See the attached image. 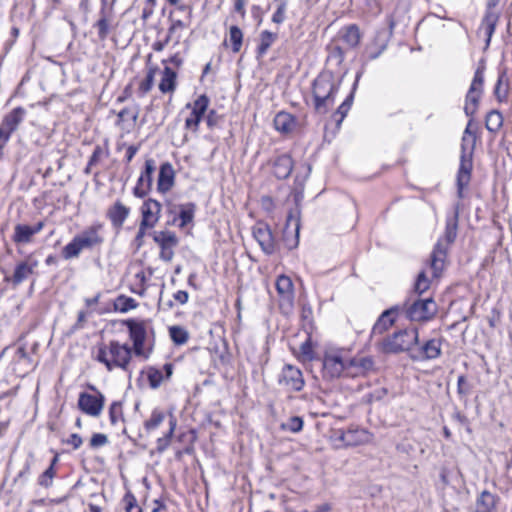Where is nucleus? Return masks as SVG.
Instances as JSON below:
<instances>
[{
  "instance_id": "f257e3e1",
  "label": "nucleus",
  "mask_w": 512,
  "mask_h": 512,
  "mask_svg": "<svg viewBox=\"0 0 512 512\" xmlns=\"http://www.w3.org/2000/svg\"><path fill=\"white\" fill-rule=\"evenodd\" d=\"M134 352L128 343L110 340L97 345L95 359L103 364L108 371L121 369L128 371Z\"/></svg>"
},
{
  "instance_id": "f03ea898",
  "label": "nucleus",
  "mask_w": 512,
  "mask_h": 512,
  "mask_svg": "<svg viewBox=\"0 0 512 512\" xmlns=\"http://www.w3.org/2000/svg\"><path fill=\"white\" fill-rule=\"evenodd\" d=\"M104 242V227L101 223H94L73 237L62 249V256L66 260L77 258L83 250H92L100 247Z\"/></svg>"
},
{
  "instance_id": "7ed1b4c3",
  "label": "nucleus",
  "mask_w": 512,
  "mask_h": 512,
  "mask_svg": "<svg viewBox=\"0 0 512 512\" xmlns=\"http://www.w3.org/2000/svg\"><path fill=\"white\" fill-rule=\"evenodd\" d=\"M340 82L330 72H323L313 82L315 110L325 114L333 106Z\"/></svg>"
},
{
  "instance_id": "20e7f679",
  "label": "nucleus",
  "mask_w": 512,
  "mask_h": 512,
  "mask_svg": "<svg viewBox=\"0 0 512 512\" xmlns=\"http://www.w3.org/2000/svg\"><path fill=\"white\" fill-rule=\"evenodd\" d=\"M471 124L472 119L469 121L462 137L460 164L457 172V190L459 197L463 196L464 189L469 185L473 169V152L476 136L471 132Z\"/></svg>"
},
{
  "instance_id": "39448f33",
  "label": "nucleus",
  "mask_w": 512,
  "mask_h": 512,
  "mask_svg": "<svg viewBox=\"0 0 512 512\" xmlns=\"http://www.w3.org/2000/svg\"><path fill=\"white\" fill-rule=\"evenodd\" d=\"M350 352L346 347H326L322 358L323 377L335 379L343 374L348 375Z\"/></svg>"
},
{
  "instance_id": "423d86ee",
  "label": "nucleus",
  "mask_w": 512,
  "mask_h": 512,
  "mask_svg": "<svg viewBox=\"0 0 512 512\" xmlns=\"http://www.w3.org/2000/svg\"><path fill=\"white\" fill-rule=\"evenodd\" d=\"M439 243L433 250L430 263L419 273L415 282V291L418 294L426 292L431 285V279H437L445 267V249Z\"/></svg>"
},
{
  "instance_id": "0eeeda50",
  "label": "nucleus",
  "mask_w": 512,
  "mask_h": 512,
  "mask_svg": "<svg viewBox=\"0 0 512 512\" xmlns=\"http://www.w3.org/2000/svg\"><path fill=\"white\" fill-rule=\"evenodd\" d=\"M123 325L128 328L134 354L147 359L151 353V348L146 344L150 321L131 318L124 320Z\"/></svg>"
},
{
  "instance_id": "6e6552de",
  "label": "nucleus",
  "mask_w": 512,
  "mask_h": 512,
  "mask_svg": "<svg viewBox=\"0 0 512 512\" xmlns=\"http://www.w3.org/2000/svg\"><path fill=\"white\" fill-rule=\"evenodd\" d=\"M418 330L416 328L404 329L387 337L380 344L384 353H399L409 351L418 343Z\"/></svg>"
},
{
  "instance_id": "1a4fd4ad",
  "label": "nucleus",
  "mask_w": 512,
  "mask_h": 512,
  "mask_svg": "<svg viewBox=\"0 0 512 512\" xmlns=\"http://www.w3.org/2000/svg\"><path fill=\"white\" fill-rule=\"evenodd\" d=\"M484 69L478 68L472 79L470 88L466 95L464 111L467 116L473 117L478 109L479 100L483 93Z\"/></svg>"
},
{
  "instance_id": "9d476101",
  "label": "nucleus",
  "mask_w": 512,
  "mask_h": 512,
  "mask_svg": "<svg viewBox=\"0 0 512 512\" xmlns=\"http://www.w3.org/2000/svg\"><path fill=\"white\" fill-rule=\"evenodd\" d=\"M278 294V302L281 311L289 314L294 307L295 292L291 278L287 275H279L275 282Z\"/></svg>"
},
{
  "instance_id": "9b49d317",
  "label": "nucleus",
  "mask_w": 512,
  "mask_h": 512,
  "mask_svg": "<svg viewBox=\"0 0 512 512\" xmlns=\"http://www.w3.org/2000/svg\"><path fill=\"white\" fill-rule=\"evenodd\" d=\"M438 306L432 298L419 299L411 304L407 311V317L411 321L426 322L435 317Z\"/></svg>"
},
{
  "instance_id": "f8f14e48",
  "label": "nucleus",
  "mask_w": 512,
  "mask_h": 512,
  "mask_svg": "<svg viewBox=\"0 0 512 512\" xmlns=\"http://www.w3.org/2000/svg\"><path fill=\"white\" fill-rule=\"evenodd\" d=\"M338 439L345 447H355L370 444L374 436L367 429L351 426L346 430H340Z\"/></svg>"
},
{
  "instance_id": "ddd939ff",
  "label": "nucleus",
  "mask_w": 512,
  "mask_h": 512,
  "mask_svg": "<svg viewBox=\"0 0 512 512\" xmlns=\"http://www.w3.org/2000/svg\"><path fill=\"white\" fill-rule=\"evenodd\" d=\"M161 204L159 201L154 199L146 200L142 207V220L139 227V236L145 234L146 229L153 228L159 221L161 213Z\"/></svg>"
},
{
  "instance_id": "4468645a",
  "label": "nucleus",
  "mask_w": 512,
  "mask_h": 512,
  "mask_svg": "<svg viewBox=\"0 0 512 512\" xmlns=\"http://www.w3.org/2000/svg\"><path fill=\"white\" fill-rule=\"evenodd\" d=\"M25 110L21 107L11 110L3 119L0 125V147L5 145L11 134L18 128L23 121Z\"/></svg>"
},
{
  "instance_id": "2eb2a0df",
  "label": "nucleus",
  "mask_w": 512,
  "mask_h": 512,
  "mask_svg": "<svg viewBox=\"0 0 512 512\" xmlns=\"http://www.w3.org/2000/svg\"><path fill=\"white\" fill-rule=\"evenodd\" d=\"M278 382L289 391L298 392L304 387V378L299 368L286 364L279 375Z\"/></svg>"
},
{
  "instance_id": "dca6fc26",
  "label": "nucleus",
  "mask_w": 512,
  "mask_h": 512,
  "mask_svg": "<svg viewBox=\"0 0 512 512\" xmlns=\"http://www.w3.org/2000/svg\"><path fill=\"white\" fill-rule=\"evenodd\" d=\"M104 403L105 398L100 392L96 394L82 392L78 399L79 409L91 417H98L102 413Z\"/></svg>"
},
{
  "instance_id": "f3484780",
  "label": "nucleus",
  "mask_w": 512,
  "mask_h": 512,
  "mask_svg": "<svg viewBox=\"0 0 512 512\" xmlns=\"http://www.w3.org/2000/svg\"><path fill=\"white\" fill-rule=\"evenodd\" d=\"M154 241L160 247V258L163 261L169 262L174 256V249L178 245V238L172 231H158L155 232Z\"/></svg>"
},
{
  "instance_id": "a211bd4d",
  "label": "nucleus",
  "mask_w": 512,
  "mask_h": 512,
  "mask_svg": "<svg viewBox=\"0 0 512 512\" xmlns=\"http://www.w3.org/2000/svg\"><path fill=\"white\" fill-rule=\"evenodd\" d=\"M209 106V98L206 95H200L193 104H188L191 108L190 115L185 120V127L192 131H197L199 123Z\"/></svg>"
},
{
  "instance_id": "6ab92c4d",
  "label": "nucleus",
  "mask_w": 512,
  "mask_h": 512,
  "mask_svg": "<svg viewBox=\"0 0 512 512\" xmlns=\"http://www.w3.org/2000/svg\"><path fill=\"white\" fill-rule=\"evenodd\" d=\"M139 113L140 108L138 104H133L131 106L123 108L117 114V126L124 133H130L136 126Z\"/></svg>"
},
{
  "instance_id": "aec40b11",
  "label": "nucleus",
  "mask_w": 512,
  "mask_h": 512,
  "mask_svg": "<svg viewBox=\"0 0 512 512\" xmlns=\"http://www.w3.org/2000/svg\"><path fill=\"white\" fill-rule=\"evenodd\" d=\"M38 265L39 261L37 258L33 254L28 255L23 261L16 265L14 274L12 276L13 284L19 285L24 280H26L34 273Z\"/></svg>"
},
{
  "instance_id": "412c9836",
  "label": "nucleus",
  "mask_w": 512,
  "mask_h": 512,
  "mask_svg": "<svg viewBox=\"0 0 512 512\" xmlns=\"http://www.w3.org/2000/svg\"><path fill=\"white\" fill-rule=\"evenodd\" d=\"M44 228V222L40 221L34 226L27 224H17L14 227V234L12 240L16 244H28L32 242L33 236L39 233Z\"/></svg>"
},
{
  "instance_id": "4be33fe9",
  "label": "nucleus",
  "mask_w": 512,
  "mask_h": 512,
  "mask_svg": "<svg viewBox=\"0 0 512 512\" xmlns=\"http://www.w3.org/2000/svg\"><path fill=\"white\" fill-rule=\"evenodd\" d=\"M253 236L266 254L274 252L275 243L269 227L263 223H258L253 227Z\"/></svg>"
},
{
  "instance_id": "5701e85b",
  "label": "nucleus",
  "mask_w": 512,
  "mask_h": 512,
  "mask_svg": "<svg viewBox=\"0 0 512 512\" xmlns=\"http://www.w3.org/2000/svg\"><path fill=\"white\" fill-rule=\"evenodd\" d=\"M175 184V170L169 162L161 164L157 180V190L161 194L169 192Z\"/></svg>"
},
{
  "instance_id": "b1692460",
  "label": "nucleus",
  "mask_w": 512,
  "mask_h": 512,
  "mask_svg": "<svg viewBox=\"0 0 512 512\" xmlns=\"http://www.w3.org/2000/svg\"><path fill=\"white\" fill-rule=\"evenodd\" d=\"M389 35L386 30L377 31L373 41L365 48V54L368 60L378 58L386 49Z\"/></svg>"
},
{
  "instance_id": "393cba45",
  "label": "nucleus",
  "mask_w": 512,
  "mask_h": 512,
  "mask_svg": "<svg viewBox=\"0 0 512 512\" xmlns=\"http://www.w3.org/2000/svg\"><path fill=\"white\" fill-rule=\"evenodd\" d=\"M373 360L368 356H353L350 352L348 376L363 375L373 369Z\"/></svg>"
},
{
  "instance_id": "a878e982",
  "label": "nucleus",
  "mask_w": 512,
  "mask_h": 512,
  "mask_svg": "<svg viewBox=\"0 0 512 512\" xmlns=\"http://www.w3.org/2000/svg\"><path fill=\"white\" fill-rule=\"evenodd\" d=\"M173 373V366L170 363H166L162 368L150 367L147 370V379L150 387L158 388L162 382L169 379Z\"/></svg>"
},
{
  "instance_id": "bb28decb",
  "label": "nucleus",
  "mask_w": 512,
  "mask_h": 512,
  "mask_svg": "<svg viewBox=\"0 0 512 512\" xmlns=\"http://www.w3.org/2000/svg\"><path fill=\"white\" fill-rule=\"evenodd\" d=\"M272 167L273 174L278 179H286L292 172L293 160L289 155L283 154L273 160Z\"/></svg>"
},
{
  "instance_id": "cd10ccee",
  "label": "nucleus",
  "mask_w": 512,
  "mask_h": 512,
  "mask_svg": "<svg viewBox=\"0 0 512 512\" xmlns=\"http://www.w3.org/2000/svg\"><path fill=\"white\" fill-rule=\"evenodd\" d=\"M129 214L130 209L120 201H116L107 212L108 218L110 219L112 225L116 228L122 227Z\"/></svg>"
},
{
  "instance_id": "c85d7f7f",
  "label": "nucleus",
  "mask_w": 512,
  "mask_h": 512,
  "mask_svg": "<svg viewBox=\"0 0 512 512\" xmlns=\"http://www.w3.org/2000/svg\"><path fill=\"white\" fill-rule=\"evenodd\" d=\"M440 353V342L436 339H431L420 348L416 355H413V358L417 360L435 359L440 355Z\"/></svg>"
},
{
  "instance_id": "c756f323",
  "label": "nucleus",
  "mask_w": 512,
  "mask_h": 512,
  "mask_svg": "<svg viewBox=\"0 0 512 512\" xmlns=\"http://www.w3.org/2000/svg\"><path fill=\"white\" fill-rule=\"evenodd\" d=\"M510 90L509 77L506 70H501L494 87V95L498 102H506Z\"/></svg>"
},
{
  "instance_id": "7c9ffc66",
  "label": "nucleus",
  "mask_w": 512,
  "mask_h": 512,
  "mask_svg": "<svg viewBox=\"0 0 512 512\" xmlns=\"http://www.w3.org/2000/svg\"><path fill=\"white\" fill-rule=\"evenodd\" d=\"M274 127L281 133H290L296 127L295 118L287 112H279L274 118Z\"/></svg>"
},
{
  "instance_id": "2f4dec72",
  "label": "nucleus",
  "mask_w": 512,
  "mask_h": 512,
  "mask_svg": "<svg viewBox=\"0 0 512 512\" xmlns=\"http://www.w3.org/2000/svg\"><path fill=\"white\" fill-rule=\"evenodd\" d=\"M341 38L349 48H355L360 43L361 33L356 25H350L341 31Z\"/></svg>"
},
{
  "instance_id": "473e14b6",
  "label": "nucleus",
  "mask_w": 512,
  "mask_h": 512,
  "mask_svg": "<svg viewBox=\"0 0 512 512\" xmlns=\"http://www.w3.org/2000/svg\"><path fill=\"white\" fill-rule=\"evenodd\" d=\"M176 73L169 67H165L159 83V90L162 93L173 92L176 88Z\"/></svg>"
},
{
  "instance_id": "72a5a7b5",
  "label": "nucleus",
  "mask_w": 512,
  "mask_h": 512,
  "mask_svg": "<svg viewBox=\"0 0 512 512\" xmlns=\"http://www.w3.org/2000/svg\"><path fill=\"white\" fill-rule=\"evenodd\" d=\"M394 313L395 311L392 309L383 312L378 321L373 326V334H382L384 331L390 328L395 322Z\"/></svg>"
},
{
  "instance_id": "f704fd0d",
  "label": "nucleus",
  "mask_w": 512,
  "mask_h": 512,
  "mask_svg": "<svg viewBox=\"0 0 512 512\" xmlns=\"http://www.w3.org/2000/svg\"><path fill=\"white\" fill-rule=\"evenodd\" d=\"M498 22V15L494 12H487L482 20L481 28L484 30L487 36L486 45L490 44L493 33L495 32L496 25Z\"/></svg>"
},
{
  "instance_id": "c9c22d12",
  "label": "nucleus",
  "mask_w": 512,
  "mask_h": 512,
  "mask_svg": "<svg viewBox=\"0 0 512 512\" xmlns=\"http://www.w3.org/2000/svg\"><path fill=\"white\" fill-rule=\"evenodd\" d=\"M177 426V420L173 415H170L169 417V430L168 432L157 439V451L162 453L164 452L170 445L171 439L174 435L175 429Z\"/></svg>"
},
{
  "instance_id": "e433bc0d",
  "label": "nucleus",
  "mask_w": 512,
  "mask_h": 512,
  "mask_svg": "<svg viewBox=\"0 0 512 512\" xmlns=\"http://www.w3.org/2000/svg\"><path fill=\"white\" fill-rule=\"evenodd\" d=\"M495 511V498L494 496L484 491L480 495L476 504V512H494Z\"/></svg>"
},
{
  "instance_id": "4c0bfd02",
  "label": "nucleus",
  "mask_w": 512,
  "mask_h": 512,
  "mask_svg": "<svg viewBox=\"0 0 512 512\" xmlns=\"http://www.w3.org/2000/svg\"><path fill=\"white\" fill-rule=\"evenodd\" d=\"M166 415L159 409H154L150 417L144 422V429L146 432L151 433L155 431L165 420Z\"/></svg>"
},
{
  "instance_id": "58836bf2",
  "label": "nucleus",
  "mask_w": 512,
  "mask_h": 512,
  "mask_svg": "<svg viewBox=\"0 0 512 512\" xmlns=\"http://www.w3.org/2000/svg\"><path fill=\"white\" fill-rule=\"evenodd\" d=\"M485 125L488 131L496 133L503 125V116L497 110L490 111L486 116Z\"/></svg>"
},
{
  "instance_id": "ea45409f",
  "label": "nucleus",
  "mask_w": 512,
  "mask_h": 512,
  "mask_svg": "<svg viewBox=\"0 0 512 512\" xmlns=\"http://www.w3.org/2000/svg\"><path fill=\"white\" fill-rule=\"evenodd\" d=\"M195 204L193 203H186L182 204L179 207V219L180 224L179 227L183 228L187 226L189 223L193 221L194 214H195Z\"/></svg>"
},
{
  "instance_id": "a19ab883",
  "label": "nucleus",
  "mask_w": 512,
  "mask_h": 512,
  "mask_svg": "<svg viewBox=\"0 0 512 512\" xmlns=\"http://www.w3.org/2000/svg\"><path fill=\"white\" fill-rule=\"evenodd\" d=\"M138 306V303L135 299L120 295L114 301V309L120 313H126L132 309H135Z\"/></svg>"
},
{
  "instance_id": "79ce46f5",
  "label": "nucleus",
  "mask_w": 512,
  "mask_h": 512,
  "mask_svg": "<svg viewBox=\"0 0 512 512\" xmlns=\"http://www.w3.org/2000/svg\"><path fill=\"white\" fill-rule=\"evenodd\" d=\"M169 335L176 345H183L189 339L187 330L181 326H171L169 328Z\"/></svg>"
},
{
  "instance_id": "37998d69",
  "label": "nucleus",
  "mask_w": 512,
  "mask_h": 512,
  "mask_svg": "<svg viewBox=\"0 0 512 512\" xmlns=\"http://www.w3.org/2000/svg\"><path fill=\"white\" fill-rule=\"evenodd\" d=\"M229 41L232 44V51L237 53L242 47L243 33L237 26H231L229 30Z\"/></svg>"
},
{
  "instance_id": "c03bdc74",
  "label": "nucleus",
  "mask_w": 512,
  "mask_h": 512,
  "mask_svg": "<svg viewBox=\"0 0 512 512\" xmlns=\"http://www.w3.org/2000/svg\"><path fill=\"white\" fill-rule=\"evenodd\" d=\"M297 358L300 361H311L314 358V349L310 337L304 341L299 347Z\"/></svg>"
},
{
  "instance_id": "a18cd8bd",
  "label": "nucleus",
  "mask_w": 512,
  "mask_h": 512,
  "mask_svg": "<svg viewBox=\"0 0 512 512\" xmlns=\"http://www.w3.org/2000/svg\"><path fill=\"white\" fill-rule=\"evenodd\" d=\"M276 39V35L269 31H263L260 35V43L258 46L259 55H264L270 46L273 44Z\"/></svg>"
},
{
  "instance_id": "49530a36",
  "label": "nucleus",
  "mask_w": 512,
  "mask_h": 512,
  "mask_svg": "<svg viewBox=\"0 0 512 512\" xmlns=\"http://www.w3.org/2000/svg\"><path fill=\"white\" fill-rule=\"evenodd\" d=\"M456 224H448L447 227H446V231H445V235L443 238H441L437 244L435 245V247L441 243L442 244V249H445V254L447 253V248H448V245L451 244L455 238H456Z\"/></svg>"
},
{
  "instance_id": "de8ad7c7",
  "label": "nucleus",
  "mask_w": 512,
  "mask_h": 512,
  "mask_svg": "<svg viewBox=\"0 0 512 512\" xmlns=\"http://www.w3.org/2000/svg\"><path fill=\"white\" fill-rule=\"evenodd\" d=\"M303 428V420L300 417L294 416L288 419L287 422L281 424V429L284 431H290L292 433H298Z\"/></svg>"
},
{
  "instance_id": "09e8293b",
  "label": "nucleus",
  "mask_w": 512,
  "mask_h": 512,
  "mask_svg": "<svg viewBox=\"0 0 512 512\" xmlns=\"http://www.w3.org/2000/svg\"><path fill=\"white\" fill-rule=\"evenodd\" d=\"M352 97H353L352 95H349L343 101V103L338 107V110L334 114V118H335L337 125H340L341 122L343 121V119L345 118V116L347 115V113L351 107V104H352Z\"/></svg>"
},
{
  "instance_id": "8fccbe9b",
  "label": "nucleus",
  "mask_w": 512,
  "mask_h": 512,
  "mask_svg": "<svg viewBox=\"0 0 512 512\" xmlns=\"http://www.w3.org/2000/svg\"><path fill=\"white\" fill-rule=\"evenodd\" d=\"M56 475L55 468L49 466L38 478V484L42 487L48 488L52 485L53 479Z\"/></svg>"
},
{
  "instance_id": "3c124183",
  "label": "nucleus",
  "mask_w": 512,
  "mask_h": 512,
  "mask_svg": "<svg viewBox=\"0 0 512 512\" xmlns=\"http://www.w3.org/2000/svg\"><path fill=\"white\" fill-rule=\"evenodd\" d=\"M150 187L151 185H148L146 182V177L144 175H140L137 184L133 189V194L138 198H143L146 196Z\"/></svg>"
},
{
  "instance_id": "603ef678",
  "label": "nucleus",
  "mask_w": 512,
  "mask_h": 512,
  "mask_svg": "<svg viewBox=\"0 0 512 512\" xmlns=\"http://www.w3.org/2000/svg\"><path fill=\"white\" fill-rule=\"evenodd\" d=\"M299 227H300V224H299L298 217L296 215H293L292 213L289 214V216L287 217V223H286L284 231L286 233L291 228L295 232V234H296L295 245L298 244Z\"/></svg>"
},
{
  "instance_id": "864d4df0",
  "label": "nucleus",
  "mask_w": 512,
  "mask_h": 512,
  "mask_svg": "<svg viewBox=\"0 0 512 512\" xmlns=\"http://www.w3.org/2000/svg\"><path fill=\"white\" fill-rule=\"evenodd\" d=\"M126 505V512H142L141 507L137 504V500L132 493H127L124 496Z\"/></svg>"
},
{
  "instance_id": "5fc2aeb1",
  "label": "nucleus",
  "mask_w": 512,
  "mask_h": 512,
  "mask_svg": "<svg viewBox=\"0 0 512 512\" xmlns=\"http://www.w3.org/2000/svg\"><path fill=\"white\" fill-rule=\"evenodd\" d=\"M122 410L119 403L113 402L109 407V417L112 424H116L121 418Z\"/></svg>"
},
{
  "instance_id": "6e6d98bb",
  "label": "nucleus",
  "mask_w": 512,
  "mask_h": 512,
  "mask_svg": "<svg viewBox=\"0 0 512 512\" xmlns=\"http://www.w3.org/2000/svg\"><path fill=\"white\" fill-rule=\"evenodd\" d=\"M108 443V438L105 434L95 433L92 435L90 439V446L93 448H98L104 446Z\"/></svg>"
},
{
  "instance_id": "4d7b16f0",
  "label": "nucleus",
  "mask_w": 512,
  "mask_h": 512,
  "mask_svg": "<svg viewBox=\"0 0 512 512\" xmlns=\"http://www.w3.org/2000/svg\"><path fill=\"white\" fill-rule=\"evenodd\" d=\"M155 170L154 166V160L153 159H147L145 161V171L141 174L146 177V182L148 185H152V175Z\"/></svg>"
},
{
  "instance_id": "13d9d810",
  "label": "nucleus",
  "mask_w": 512,
  "mask_h": 512,
  "mask_svg": "<svg viewBox=\"0 0 512 512\" xmlns=\"http://www.w3.org/2000/svg\"><path fill=\"white\" fill-rule=\"evenodd\" d=\"M154 74L153 72H149L146 78L140 83L139 90L142 94H146L149 92L153 86Z\"/></svg>"
},
{
  "instance_id": "bf43d9fd",
  "label": "nucleus",
  "mask_w": 512,
  "mask_h": 512,
  "mask_svg": "<svg viewBox=\"0 0 512 512\" xmlns=\"http://www.w3.org/2000/svg\"><path fill=\"white\" fill-rule=\"evenodd\" d=\"M457 390L458 393L461 395H467L470 391V387L466 381V378L463 375L458 377Z\"/></svg>"
},
{
  "instance_id": "052dcab7",
  "label": "nucleus",
  "mask_w": 512,
  "mask_h": 512,
  "mask_svg": "<svg viewBox=\"0 0 512 512\" xmlns=\"http://www.w3.org/2000/svg\"><path fill=\"white\" fill-rule=\"evenodd\" d=\"M65 443L71 445L73 449H78L82 445L83 440L80 435L73 433L66 439Z\"/></svg>"
},
{
  "instance_id": "680f3d73",
  "label": "nucleus",
  "mask_w": 512,
  "mask_h": 512,
  "mask_svg": "<svg viewBox=\"0 0 512 512\" xmlns=\"http://www.w3.org/2000/svg\"><path fill=\"white\" fill-rule=\"evenodd\" d=\"M173 299L180 305H184L188 302L189 294L185 290H179L173 294Z\"/></svg>"
},
{
  "instance_id": "e2e57ef3",
  "label": "nucleus",
  "mask_w": 512,
  "mask_h": 512,
  "mask_svg": "<svg viewBox=\"0 0 512 512\" xmlns=\"http://www.w3.org/2000/svg\"><path fill=\"white\" fill-rule=\"evenodd\" d=\"M331 59H336L337 63L340 64L344 60V53L340 47H334L330 54Z\"/></svg>"
},
{
  "instance_id": "0e129e2a",
  "label": "nucleus",
  "mask_w": 512,
  "mask_h": 512,
  "mask_svg": "<svg viewBox=\"0 0 512 512\" xmlns=\"http://www.w3.org/2000/svg\"><path fill=\"white\" fill-rule=\"evenodd\" d=\"M97 27L99 29L100 37L104 38L108 32V22L106 19H100L97 22Z\"/></svg>"
},
{
  "instance_id": "69168bd1",
  "label": "nucleus",
  "mask_w": 512,
  "mask_h": 512,
  "mask_svg": "<svg viewBox=\"0 0 512 512\" xmlns=\"http://www.w3.org/2000/svg\"><path fill=\"white\" fill-rule=\"evenodd\" d=\"M138 151V147L134 145H130L126 150V161L130 162L133 157L136 155Z\"/></svg>"
},
{
  "instance_id": "338daca9",
  "label": "nucleus",
  "mask_w": 512,
  "mask_h": 512,
  "mask_svg": "<svg viewBox=\"0 0 512 512\" xmlns=\"http://www.w3.org/2000/svg\"><path fill=\"white\" fill-rule=\"evenodd\" d=\"M163 63H171L175 66H180L182 64V58L180 57L179 54H175L173 56H171L169 59L167 60H164Z\"/></svg>"
},
{
  "instance_id": "774afa93",
  "label": "nucleus",
  "mask_w": 512,
  "mask_h": 512,
  "mask_svg": "<svg viewBox=\"0 0 512 512\" xmlns=\"http://www.w3.org/2000/svg\"><path fill=\"white\" fill-rule=\"evenodd\" d=\"M245 2L244 0H236L234 8L237 12L241 13L242 16L245 15Z\"/></svg>"
}]
</instances>
